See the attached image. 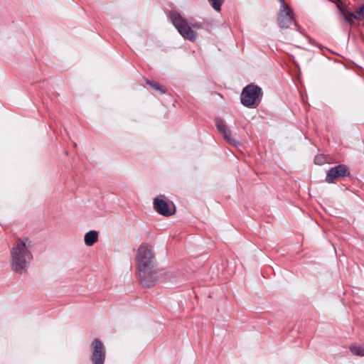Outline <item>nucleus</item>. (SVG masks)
<instances>
[{"label": "nucleus", "mask_w": 364, "mask_h": 364, "mask_svg": "<svg viewBox=\"0 0 364 364\" xmlns=\"http://www.w3.org/2000/svg\"><path fill=\"white\" fill-rule=\"evenodd\" d=\"M171 277H173V274L171 272H166L164 274V279H170Z\"/></svg>", "instance_id": "15"}, {"label": "nucleus", "mask_w": 364, "mask_h": 364, "mask_svg": "<svg viewBox=\"0 0 364 364\" xmlns=\"http://www.w3.org/2000/svg\"><path fill=\"white\" fill-rule=\"evenodd\" d=\"M135 262L137 274L144 285L149 287L159 280L151 245L147 243L141 244L136 250Z\"/></svg>", "instance_id": "1"}, {"label": "nucleus", "mask_w": 364, "mask_h": 364, "mask_svg": "<svg viewBox=\"0 0 364 364\" xmlns=\"http://www.w3.org/2000/svg\"><path fill=\"white\" fill-rule=\"evenodd\" d=\"M343 5L341 4H337V7L340 10L341 14L343 15L344 19L348 22H353L355 19L358 18L359 20H364V5H362L356 10L357 16L354 15L352 12L348 11L342 8Z\"/></svg>", "instance_id": "9"}, {"label": "nucleus", "mask_w": 364, "mask_h": 364, "mask_svg": "<svg viewBox=\"0 0 364 364\" xmlns=\"http://www.w3.org/2000/svg\"><path fill=\"white\" fill-rule=\"evenodd\" d=\"M350 172L348 167L345 165H338L331 168L326 176V181L328 183H332L339 177L349 176Z\"/></svg>", "instance_id": "8"}, {"label": "nucleus", "mask_w": 364, "mask_h": 364, "mask_svg": "<svg viewBox=\"0 0 364 364\" xmlns=\"http://www.w3.org/2000/svg\"><path fill=\"white\" fill-rule=\"evenodd\" d=\"M147 83L156 91L161 92V93L165 92V90L161 87L157 82L148 81Z\"/></svg>", "instance_id": "13"}, {"label": "nucleus", "mask_w": 364, "mask_h": 364, "mask_svg": "<svg viewBox=\"0 0 364 364\" xmlns=\"http://www.w3.org/2000/svg\"><path fill=\"white\" fill-rule=\"evenodd\" d=\"M222 1H212V6L217 11H220Z\"/></svg>", "instance_id": "14"}, {"label": "nucleus", "mask_w": 364, "mask_h": 364, "mask_svg": "<svg viewBox=\"0 0 364 364\" xmlns=\"http://www.w3.org/2000/svg\"><path fill=\"white\" fill-rule=\"evenodd\" d=\"M278 23L282 28H290L295 24L292 11L284 1H282L281 10L278 16Z\"/></svg>", "instance_id": "5"}, {"label": "nucleus", "mask_w": 364, "mask_h": 364, "mask_svg": "<svg viewBox=\"0 0 364 364\" xmlns=\"http://www.w3.org/2000/svg\"><path fill=\"white\" fill-rule=\"evenodd\" d=\"M99 234L96 230H90L86 232L84 237V242L88 246L91 247L98 240Z\"/></svg>", "instance_id": "11"}, {"label": "nucleus", "mask_w": 364, "mask_h": 364, "mask_svg": "<svg viewBox=\"0 0 364 364\" xmlns=\"http://www.w3.org/2000/svg\"><path fill=\"white\" fill-rule=\"evenodd\" d=\"M350 351L356 356H364V345H352L350 346Z\"/></svg>", "instance_id": "12"}, {"label": "nucleus", "mask_w": 364, "mask_h": 364, "mask_svg": "<svg viewBox=\"0 0 364 364\" xmlns=\"http://www.w3.org/2000/svg\"><path fill=\"white\" fill-rule=\"evenodd\" d=\"M315 160H316V163H318V161H320V159H319V157L318 156V157H316V158L315 159Z\"/></svg>", "instance_id": "16"}, {"label": "nucleus", "mask_w": 364, "mask_h": 364, "mask_svg": "<svg viewBox=\"0 0 364 364\" xmlns=\"http://www.w3.org/2000/svg\"><path fill=\"white\" fill-rule=\"evenodd\" d=\"M32 242L27 237L16 240L11 250V265L14 272L18 274L27 271L32 259Z\"/></svg>", "instance_id": "2"}, {"label": "nucleus", "mask_w": 364, "mask_h": 364, "mask_svg": "<svg viewBox=\"0 0 364 364\" xmlns=\"http://www.w3.org/2000/svg\"><path fill=\"white\" fill-rule=\"evenodd\" d=\"M171 22L185 38L189 41H195L197 36L196 29L199 28L198 25H190L178 12L171 11L169 14Z\"/></svg>", "instance_id": "3"}, {"label": "nucleus", "mask_w": 364, "mask_h": 364, "mask_svg": "<svg viewBox=\"0 0 364 364\" xmlns=\"http://www.w3.org/2000/svg\"><path fill=\"white\" fill-rule=\"evenodd\" d=\"M315 160H316V163H318V161H320V159H319V157L318 156V157H316V158L315 159Z\"/></svg>", "instance_id": "17"}, {"label": "nucleus", "mask_w": 364, "mask_h": 364, "mask_svg": "<svg viewBox=\"0 0 364 364\" xmlns=\"http://www.w3.org/2000/svg\"><path fill=\"white\" fill-rule=\"evenodd\" d=\"M217 127L218 130L223 134L226 141L235 146L240 144V142L236 141L234 138H232L230 135V132L228 129L227 125L225 122L221 119L217 120Z\"/></svg>", "instance_id": "10"}, {"label": "nucleus", "mask_w": 364, "mask_h": 364, "mask_svg": "<svg viewBox=\"0 0 364 364\" xmlns=\"http://www.w3.org/2000/svg\"><path fill=\"white\" fill-rule=\"evenodd\" d=\"M261 95V89L255 85H247L241 93V102L245 107L253 106Z\"/></svg>", "instance_id": "4"}, {"label": "nucleus", "mask_w": 364, "mask_h": 364, "mask_svg": "<svg viewBox=\"0 0 364 364\" xmlns=\"http://www.w3.org/2000/svg\"><path fill=\"white\" fill-rule=\"evenodd\" d=\"M153 205L154 210L161 215L170 216L176 213V209L173 203H168L164 200L161 196L154 198Z\"/></svg>", "instance_id": "6"}, {"label": "nucleus", "mask_w": 364, "mask_h": 364, "mask_svg": "<svg viewBox=\"0 0 364 364\" xmlns=\"http://www.w3.org/2000/svg\"><path fill=\"white\" fill-rule=\"evenodd\" d=\"M93 364H104L105 351L103 343L97 338L92 343Z\"/></svg>", "instance_id": "7"}]
</instances>
